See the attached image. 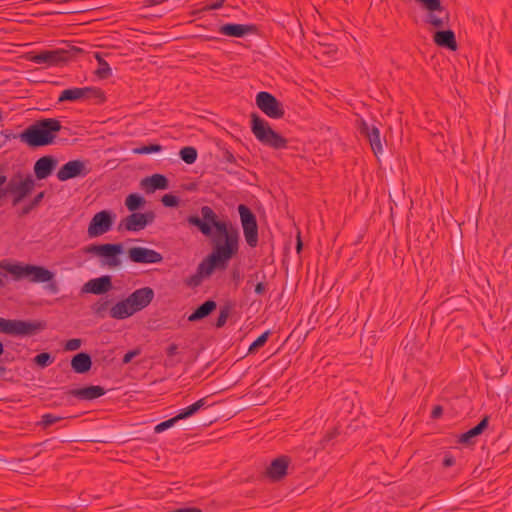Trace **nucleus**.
I'll use <instances>...</instances> for the list:
<instances>
[{"instance_id":"72a5a7b5","label":"nucleus","mask_w":512,"mask_h":512,"mask_svg":"<svg viewBox=\"0 0 512 512\" xmlns=\"http://www.w3.org/2000/svg\"><path fill=\"white\" fill-rule=\"evenodd\" d=\"M179 156L182 161H184L186 164H193L198 156L196 148L192 146H186L180 149Z\"/></svg>"},{"instance_id":"bb28decb","label":"nucleus","mask_w":512,"mask_h":512,"mask_svg":"<svg viewBox=\"0 0 512 512\" xmlns=\"http://www.w3.org/2000/svg\"><path fill=\"white\" fill-rule=\"evenodd\" d=\"M135 314V309L130 306L128 298L117 302L110 309V316L117 320H123Z\"/></svg>"},{"instance_id":"f257e3e1","label":"nucleus","mask_w":512,"mask_h":512,"mask_svg":"<svg viewBox=\"0 0 512 512\" xmlns=\"http://www.w3.org/2000/svg\"><path fill=\"white\" fill-rule=\"evenodd\" d=\"M201 217L190 215L187 222L196 227L204 236L211 237V252L198 264L196 273L187 277L188 287H198L215 271H225L232 258L240 249V233L230 221L220 220L210 206H202Z\"/></svg>"},{"instance_id":"69168bd1","label":"nucleus","mask_w":512,"mask_h":512,"mask_svg":"<svg viewBox=\"0 0 512 512\" xmlns=\"http://www.w3.org/2000/svg\"><path fill=\"white\" fill-rule=\"evenodd\" d=\"M222 6L221 2L216 3L213 5V8H220Z\"/></svg>"},{"instance_id":"e2e57ef3","label":"nucleus","mask_w":512,"mask_h":512,"mask_svg":"<svg viewBox=\"0 0 512 512\" xmlns=\"http://www.w3.org/2000/svg\"><path fill=\"white\" fill-rule=\"evenodd\" d=\"M50 287H51L52 291H54V292L57 290L56 284H54V283L51 284Z\"/></svg>"},{"instance_id":"4468645a","label":"nucleus","mask_w":512,"mask_h":512,"mask_svg":"<svg viewBox=\"0 0 512 512\" xmlns=\"http://www.w3.org/2000/svg\"><path fill=\"white\" fill-rule=\"evenodd\" d=\"M90 173L84 161L76 159L65 163L57 172L59 181L64 182L77 177H85Z\"/></svg>"},{"instance_id":"20e7f679","label":"nucleus","mask_w":512,"mask_h":512,"mask_svg":"<svg viewBox=\"0 0 512 512\" xmlns=\"http://www.w3.org/2000/svg\"><path fill=\"white\" fill-rule=\"evenodd\" d=\"M0 269L12 274L16 280L25 277L34 283H47L54 277V274L47 268L32 264H10L3 261L0 263Z\"/></svg>"},{"instance_id":"f704fd0d","label":"nucleus","mask_w":512,"mask_h":512,"mask_svg":"<svg viewBox=\"0 0 512 512\" xmlns=\"http://www.w3.org/2000/svg\"><path fill=\"white\" fill-rule=\"evenodd\" d=\"M45 196V191L39 192L28 204L24 205L21 209L20 216L29 214L32 210L40 205Z\"/></svg>"},{"instance_id":"de8ad7c7","label":"nucleus","mask_w":512,"mask_h":512,"mask_svg":"<svg viewBox=\"0 0 512 512\" xmlns=\"http://www.w3.org/2000/svg\"><path fill=\"white\" fill-rule=\"evenodd\" d=\"M140 349H134V350H130L128 351L123 359H122V363L123 364H128L131 362V360L135 357V356H138L140 354Z\"/></svg>"},{"instance_id":"9d476101","label":"nucleus","mask_w":512,"mask_h":512,"mask_svg":"<svg viewBox=\"0 0 512 512\" xmlns=\"http://www.w3.org/2000/svg\"><path fill=\"white\" fill-rule=\"evenodd\" d=\"M84 98H96L100 103H103L106 100L105 94L100 88L74 87L63 90L58 97V103L75 102Z\"/></svg>"},{"instance_id":"f03ea898","label":"nucleus","mask_w":512,"mask_h":512,"mask_svg":"<svg viewBox=\"0 0 512 512\" xmlns=\"http://www.w3.org/2000/svg\"><path fill=\"white\" fill-rule=\"evenodd\" d=\"M62 129L61 122L56 118L37 120L19 134L21 142L30 148L48 146L54 143L57 133Z\"/></svg>"},{"instance_id":"c85d7f7f","label":"nucleus","mask_w":512,"mask_h":512,"mask_svg":"<svg viewBox=\"0 0 512 512\" xmlns=\"http://www.w3.org/2000/svg\"><path fill=\"white\" fill-rule=\"evenodd\" d=\"M488 423L489 416H484L476 426L469 429L467 432L461 434L459 442L463 444L472 443V439L482 434L484 430L488 427Z\"/></svg>"},{"instance_id":"3c124183","label":"nucleus","mask_w":512,"mask_h":512,"mask_svg":"<svg viewBox=\"0 0 512 512\" xmlns=\"http://www.w3.org/2000/svg\"><path fill=\"white\" fill-rule=\"evenodd\" d=\"M455 464V458L452 455H445L443 459L444 467H451Z\"/></svg>"},{"instance_id":"7c9ffc66","label":"nucleus","mask_w":512,"mask_h":512,"mask_svg":"<svg viewBox=\"0 0 512 512\" xmlns=\"http://www.w3.org/2000/svg\"><path fill=\"white\" fill-rule=\"evenodd\" d=\"M205 405V398H201L195 403L183 408L176 415V419L183 420L198 412Z\"/></svg>"},{"instance_id":"a211bd4d","label":"nucleus","mask_w":512,"mask_h":512,"mask_svg":"<svg viewBox=\"0 0 512 512\" xmlns=\"http://www.w3.org/2000/svg\"><path fill=\"white\" fill-rule=\"evenodd\" d=\"M113 287L112 278L109 275H103L98 278H93L87 281L83 287V293H90L94 295H103L110 291Z\"/></svg>"},{"instance_id":"ddd939ff","label":"nucleus","mask_w":512,"mask_h":512,"mask_svg":"<svg viewBox=\"0 0 512 512\" xmlns=\"http://www.w3.org/2000/svg\"><path fill=\"white\" fill-rule=\"evenodd\" d=\"M114 222V215L111 211L102 210L96 213L88 226V235L91 238L98 237L108 232Z\"/></svg>"},{"instance_id":"39448f33","label":"nucleus","mask_w":512,"mask_h":512,"mask_svg":"<svg viewBox=\"0 0 512 512\" xmlns=\"http://www.w3.org/2000/svg\"><path fill=\"white\" fill-rule=\"evenodd\" d=\"M86 253L98 256L101 266L116 268L121 266L120 256L124 253L122 243L91 244L84 248Z\"/></svg>"},{"instance_id":"a19ab883","label":"nucleus","mask_w":512,"mask_h":512,"mask_svg":"<svg viewBox=\"0 0 512 512\" xmlns=\"http://www.w3.org/2000/svg\"><path fill=\"white\" fill-rule=\"evenodd\" d=\"M179 419H176V416L175 417H172L168 420H165L163 422H160L159 424H157L154 428V431L156 433H161L165 430H167L168 428L172 427L176 422H178Z\"/></svg>"},{"instance_id":"f8f14e48","label":"nucleus","mask_w":512,"mask_h":512,"mask_svg":"<svg viewBox=\"0 0 512 512\" xmlns=\"http://www.w3.org/2000/svg\"><path fill=\"white\" fill-rule=\"evenodd\" d=\"M256 104L258 108L270 118L280 119L285 114L282 104L269 92H259L256 95Z\"/></svg>"},{"instance_id":"7ed1b4c3","label":"nucleus","mask_w":512,"mask_h":512,"mask_svg":"<svg viewBox=\"0 0 512 512\" xmlns=\"http://www.w3.org/2000/svg\"><path fill=\"white\" fill-rule=\"evenodd\" d=\"M250 117L251 131L259 142L277 150L287 147L288 140L274 131L267 121L262 119L257 113H252Z\"/></svg>"},{"instance_id":"ea45409f","label":"nucleus","mask_w":512,"mask_h":512,"mask_svg":"<svg viewBox=\"0 0 512 512\" xmlns=\"http://www.w3.org/2000/svg\"><path fill=\"white\" fill-rule=\"evenodd\" d=\"M63 419H64V417H62V416H56L54 414L47 413V414L42 415L41 421L39 422V424L43 428H47Z\"/></svg>"},{"instance_id":"13d9d810","label":"nucleus","mask_w":512,"mask_h":512,"mask_svg":"<svg viewBox=\"0 0 512 512\" xmlns=\"http://www.w3.org/2000/svg\"><path fill=\"white\" fill-rule=\"evenodd\" d=\"M7 182V177L5 175H0V189L2 188V185H4Z\"/></svg>"},{"instance_id":"338daca9","label":"nucleus","mask_w":512,"mask_h":512,"mask_svg":"<svg viewBox=\"0 0 512 512\" xmlns=\"http://www.w3.org/2000/svg\"><path fill=\"white\" fill-rule=\"evenodd\" d=\"M2 120V111L0 110V121Z\"/></svg>"},{"instance_id":"8fccbe9b","label":"nucleus","mask_w":512,"mask_h":512,"mask_svg":"<svg viewBox=\"0 0 512 512\" xmlns=\"http://www.w3.org/2000/svg\"><path fill=\"white\" fill-rule=\"evenodd\" d=\"M142 215H144L146 226L148 224H151L155 219V213L153 211H147L145 213H142Z\"/></svg>"},{"instance_id":"c756f323","label":"nucleus","mask_w":512,"mask_h":512,"mask_svg":"<svg viewBox=\"0 0 512 512\" xmlns=\"http://www.w3.org/2000/svg\"><path fill=\"white\" fill-rule=\"evenodd\" d=\"M94 57L98 62V68L95 70V75L100 79H107L112 75L109 64L103 59L101 53L95 52Z\"/></svg>"},{"instance_id":"0eeeda50","label":"nucleus","mask_w":512,"mask_h":512,"mask_svg":"<svg viewBox=\"0 0 512 512\" xmlns=\"http://www.w3.org/2000/svg\"><path fill=\"white\" fill-rule=\"evenodd\" d=\"M80 48L72 47L69 50L56 49L44 50L37 54L30 55L28 60L36 64H45L47 66H58L70 61L76 54L81 52Z\"/></svg>"},{"instance_id":"4be33fe9","label":"nucleus","mask_w":512,"mask_h":512,"mask_svg":"<svg viewBox=\"0 0 512 512\" xmlns=\"http://www.w3.org/2000/svg\"><path fill=\"white\" fill-rule=\"evenodd\" d=\"M141 186L147 193H153L156 190H165L169 188V181L163 174H153L141 181Z\"/></svg>"},{"instance_id":"5701e85b","label":"nucleus","mask_w":512,"mask_h":512,"mask_svg":"<svg viewBox=\"0 0 512 512\" xmlns=\"http://www.w3.org/2000/svg\"><path fill=\"white\" fill-rule=\"evenodd\" d=\"M433 40L439 47H443L451 51L457 50L458 45L455 33L451 29L436 31L433 35Z\"/></svg>"},{"instance_id":"393cba45","label":"nucleus","mask_w":512,"mask_h":512,"mask_svg":"<svg viewBox=\"0 0 512 512\" xmlns=\"http://www.w3.org/2000/svg\"><path fill=\"white\" fill-rule=\"evenodd\" d=\"M92 367L91 356L86 352L77 353L72 357L71 368L75 373L85 374Z\"/></svg>"},{"instance_id":"f3484780","label":"nucleus","mask_w":512,"mask_h":512,"mask_svg":"<svg viewBox=\"0 0 512 512\" xmlns=\"http://www.w3.org/2000/svg\"><path fill=\"white\" fill-rule=\"evenodd\" d=\"M291 459L282 455L275 458L266 468L265 475L272 481H280L287 475V469Z\"/></svg>"},{"instance_id":"412c9836","label":"nucleus","mask_w":512,"mask_h":512,"mask_svg":"<svg viewBox=\"0 0 512 512\" xmlns=\"http://www.w3.org/2000/svg\"><path fill=\"white\" fill-rule=\"evenodd\" d=\"M57 166V159L51 155L40 157L34 164V174L38 180L46 179Z\"/></svg>"},{"instance_id":"49530a36","label":"nucleus","mask_w":512,"mask_h":512,"mask_svg":"<svg viewBox=\"0 0 512 512\" xmlns=\"http://www.w3.org/2000/svg\"><path fill=\"white\" fill-rule=\"evenodd\" d=\"M339 434H340L339 429L337 427H335L332 430L328 431L324 435L322 442L328 443V442L332 441L335 437H337Z\"/></svg>"},{"instance_id":"9b49d317","label":"nucleus","mask_w":512,"mask_h":512,"mask_svg":"<svg viewBox=\"0 0 512 512\" xmlns=\"http://www.w3.org/2000/svg\"><path fill=\"white\" fill-rule=\"evenodd\" d=\"M357 129L360 135L369 143L376 157L383 152L380 130L375 122L368 123L364 119L357 120Z\"/></svg>"},{"instance_id":"2f4dec72","label":"nucleus","mask_w":512,"mask_h":512,"mask_svg":"<svg viewBox=\"0 0 512 512\" xmlns=\"http://www.w3.org/2000/svg\"><path fill=\"white\" fill-rule=\"evenodd\" d=\"M145 198L137 193H131L126 197L125 206L131 212H136L144 206Z\"/></svg>"},{"instance_id":"a18cd8bd","label":"nucleus","mask_w":512,"mask_h":512,"mask_svg":"<svg viewBox=\"0 0 512 512\" xmlns=\"http://www.w3.org/2000/svg\"><path fill=\"white\" fill-rule=\"evenodd\" d=\"M108 304H109V301H98L94 307H93V311L97 314V315H100V316H103V313L107 310L108 308Z\"/></svg>"},{"instance_id":"473e14b6","label":"nucleus","mask_w":512,"mask_h":512,"mask_svg":"<svg viewBox=\"0 0 512 512\" xmlns=\"http://www.w3.org/2000/svg\"><path fill=\"white\" fill-rule=\"evenodd\" d=\"M18 319H5L0 317V332L17 336Z\"/></svg>"},{"instance_id":"4d7b16f0","label":"nucleus","mask_w":512,"mask_h":512,"mask_svg":"<svg viewBox=\"0 0 512 512\" xmlns=\"http://www.w3.org/2000/svg\"><path fill=\"white\" fill-rule=\"evenodd\" d=\"M5 277H6V274L0 272V288L4 287V285H5V281H4Z\"/></svg>"},{"instance_id":"052dcab7","label":"nucleus","mask_w":512,"mask_h":512,"mask_svg":"<svg viewBox=\"0 0 512 512\" xmlns=\"http://www.w3.org/2000/svg\"><path fill=\"white\" fill-rule=\"evenodd\" d=\"M4 353V346L3 343L0 341V355Z\"/></svg>"},{"instance_id":"2eb2a0df","label":"nucleus","mask_w":512,"mask_h":512,"mask_svg":"<svg viewBox=\"0 0 512 512\" xmlns=\"http://www.w3.org/2000/svg\"><path fill=\"white\" fill-rule=\"evenodd\" d=\"M128 257L132 262L140 264H155L160 263L163 260L161 253L141 246L129 248Z\"/></svg>"},{"instance_id":"e433bc0d","label":"nucleus","mask_w":512,"mask_h":512,"mask_svg":"<svg viewBox=\"0 0 512 512\" xmlns=\"http://www.w3.org/2000/svg\"><path fill=\"white\" fill-rule=\"evenodd\" d=\"M231 309H232L231 304H225L224 306H222L220 308L219 316L215 323V326L217 328H222L226 324L227 319L230 315Z\"/></svg>"},{"instance_id":"680f3d73","label":"nucleus","mask_w":512,"mask_h":512,"mask_svg":"<svg viewBox=\"0 0 512 512\" xmlns=\"http://www.w3.org/2000/svg\"><path fill=\"white\" fill-rule=\"evenodd\" d=\"M205 40H207V41H210V40H218V38H216V37H208V36H206V37H205Z\"/></svg>"},{"instance_id":"dca6fc26","label":"nucleus","mask_w":512,"mask_h":512,"mask_svg":"<svg viewBox=\"0 0 512 512\" xmlns=\"http://www.w3.org/2000/svg\"><path fill=\"white\" fill-rule=\"evenodd\" d=\"M155 296L151 287H142L133 291L127 298L130 306L135 309V313L139 312L150 305Z\"/></svg>"},{"instance_id":"4c0bfd02","label":"nucleus","mask_w":512,"mask_h":512,"mask_svg":"<svg viewBox=\"0 0 512 512\" xmlns=\"http://www.w3.org/2000/svg\"><path fill=\"white\" fill-rule=\"evenodd\" d=\"M269 335H270V331L268 330V331H265L264 333H262L260 336H258L256 338V340H254L251 343V345H250V347L248 349L249 353H254L259 348L263 347L266 344V342H267V340L269 338Z\"/></svg>"},{"instance_id":"603ef678","label":"nucleus","mask_w":512,"mask_h":512,"mask_svg":"<svg viewBox=\"0 0 512 512\" xmlns=\"http://www.w3.org/2000/svg\"><path fill=\"white\" fill-rule=\"evenodd\" d=\"M166 0H144L143 7H152L164 3Z\"/></svg>"},{"instance_id":"864d4df0","label":"nucleus","mask_w":512,"mask_h":512,"mask_svg":"<svg viewBox=\"0 0 512 512\" xmlns=\"http://www.w3.org/2000/svg\"><path fill=\"white\" fill-rule=\"evenodd\" d=\"M266 291V285L263 282H259L255 285V293L258 295L264 294Z\"/></svg>"},{"instance_id":"37998d69","label":"nucleus","mask_w":512,"mask_h":512,"mask_svg":"<svg viewBox=\"0 0 512 512\" xmlns=\"http://www.w3.org/2000/svg\"><path fill=\"white\" fill-rule=\"evenodd\" d=\"M178 354V345L176 343H171L167 348H166V355L167 357L170 359V365L173 366L175 364H178L180 362V360H177V361H173V357L176 356Z\"/></svg>"},{"instance_id":"bf43d9fd","label":"nucleus","mask_w":512,"mask_h":512,"mask_svg":"<svg viewBox=\"0 0 512 512\" xmlns=\"http://www.w3.org/2000/svg\"><path fill=\"white\" fill-rule=\"evenodd\" d=\"M233 279H239V272L238 271H234L233 272Z\"/></svg>"},{"instance_id":"cd10ccee","label":"nucleus","mask_w":512,"mask_h":512,"mask_svg":"<svg viewBox=\"0 0 512 512\" xmlns=\"http://www.w3.org/2000/svg\"><path fill=\"white\" fill-rule=\"evenodd\" d=\"M217 308V303L214 300H207L199 305L194 312L188 316V321L197 322L208 317Z\"/></svg>"},{"instance_id":"aec40b11","label":"nucleus","mask_w":512,"mask_h":512,"mask_svg":"<svg viewBox=\"0 0 512 512\" xmlns=\"http://www.w3.org/2000/svg\"><path fill=\"white\" fill-rule=\"evenodd\" d=\"M106 390L99 385H90L81 388L70 389L66 392L67 395L78 398L79 400H94L105 395Z\"/></svg>"},{"instance_id":"79ce46f5","label":"nucleus","mask_w":512,"mask_h":512,"mask_svg":"<svg viewBox=\"0 0 512 512\" xmlns=\"http://www.w3.org/2000/svg\"><path fill=\"white\" fill-rule=\"evenodd\" d=\"M161 202L165 207H177L179 205V198L173 194H165Z\"/></svg>"},{"instance_id":"c9c22d12","label":"nucleus","mask_w":512,"mask_h":512,"mask_svg":"<svg viewBox=\"0 0 512 512\" xmlns=\"http://www.w3.org/2000/svg\"><path fill=\"white\" fill-rule=\"evenodd\" d=\"M55 358L49 352H42L37 354L33 362L40 368H45L54 362Z\"/></svg>"},{"instance_id":"09e8293b","label":"nucleus","mask_w":512,"mask_h":512,"mask_svg":"<svg viewBox=\"0 0 512 512\" xmlns=\"http://www.w3.org/2000/svg\"><path fill=\"white\" fill-rule=\"evenodd\" d=\"M443 414V407L440 405H436L433 407L431 411V418L432 419H438Z\"/></svg>"},{"instance_id":"6e6552de","label":"nucleus","mask_w":512,"mask_h":512,"mask_svg":"<svg viewBox=\"0 0 512 512\" xmlns=\"http://www.w3.org/2000/svg\"><path fill=\"white\" fill-rule=\"evenodd\" d=\"M423 9L427 10L425 23L436 28H444L449 24V13L442 6L441 0H415Z\"/></svg>"},{"instance_id":"6e6d98bb","label":"nucleus","mask_w":512,"mask_h":512,"mask_svg":"<svg viewBox=\"0 0 512 512\" xmlns=\"http://www.w3.org/2000/svg\"><path fill=\"white\" fill-rule=\"evenodd\" d=\"M302 241H301V238H300V233H298L297 235V243H296V250L298 253H300V251L302 250Z\"/></svg>"},{"instance_id":"5fc2aeb1","label":"nucleus","mask_w":512,"mask_h":512,"mask_svg":"<svg viewBox=\"0 0 512 512\" xmlns=\"http://www.w3.org/2000/svg\"><path fill=\"white\" fill-rule=\"evenodd\" d=\"M224 158H225L226 162H229V163H232V164L236 163L235 156L230 151H228V150L224 153Z\"/></svg>"},{"instance_id":"423d86ee","label":"nucleus","mask_w":512,"mask_h":512,"mask_svg":"<svg viewBox=\"0 0 512 512\" xmlns=\"http://www.w3.org/2000/svg\"><path fill=\"white\" fill-rule=\"evenodd\" d=\"M35 188V180L31 175H27L24 179L21 174L14 175L6 187L0 189V200L7 194L12 195V205L16 206L23 201Z\"/></svg>"},{"instance_id":"a878e982","label":"nucleus","mask_w":512,"mask_h":512,"mask_svg":"<svg viewBox=\"0 0 512 512\" xmlns=\"http://www.w3.org/2000/svg\"><path fill=\"white\" fill-rule=\"evenodd\" d=\"M46 328L44 321L18 320L17 336L34 335Z\"/></svg>"},{"instance_id":"0e129e2a","label":"nucleus","mask_w":512,"mask_h":512,"mask_svg":"<svg viewBox=\"0 0 512 512\" xmlns=\"http://www.w3.org/2000/svg\"><path fill=\"white\" fill-rule=\"evenodd\" d=\"M6 371L5 367L0 365V375H2Z\"/></svg>"},{"instance_id":"1a4fd4ad","label":"nucleus","mask_w":512,"mask_h":512,"mask_svg":"<svg viewBox=\"0 0 512 512\" xmlns=\"http://www.w3.org/2000/svg\"><path fill=\"white\" fill-rule=\"evenodd\" d=\"M243 233L247 244L254 248L258 244V224L255 214L245 204L238 206Z\"/></svg>"},{"instance_id":"c03bdc74","label":"nucleus","mask_w":512,"mask_h":512,"mask_svg":"<svg viewBox=\"0 0 512 512\" xmlns=\"http://www.w3.org/2000/svg\"><path fill=\"white\" fill-rule=\"evenodd\" d=\"M81 344L82 341L79 338L69 339L68 341H66L64 349L66 351H75L80 348Z\"/></svg>"},{"instance_id":"6ab92c4d","label":"nucleus","mask_w":512,"mask_h":512,"mask_svg":"<svg viewBox=\"0 0 512 512\" xmlns=\"http://www.w3.org/2000/svg\"><path fill=\"white\" fill-rule=\"evenodd\" d=\"M257 31L253 24L226 23L219 27V32L225 36L241 38Z\"/></svg>"},{"instance_id":"b1692460","label":"nucleus","mask_w":512,"mask_h":512,"mask_svg":"<svg viewBox=\"0 0 512 512\" xmlns=\"http://www.w3.org/2000/svg\"><path fill=\"white\" fill-rule=\"evenodd\" d=\"M146 227L145 218L142 213L132 212L126 218L121 220L119 224V229L124 228L127 231H140Z\"/></svg>"},{"instance_id":"58836bf2","label":"nucleus","mask_w":512,"mask_h":512,"mask_svg":"<svg viewBox=\"0 0 512 512\" xmlns=\"http://www.w3.org/2000/svg\"><path fill=\"white\" fill-rule=\"evenodd\" d=\"M162 149H163V147L160 144H149V145L141 146L139 148H135L133 150V152L135 154L144 155V154L158 153V152H161Z\"/></svg>"}]
</instances>
